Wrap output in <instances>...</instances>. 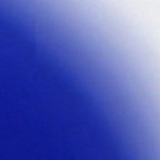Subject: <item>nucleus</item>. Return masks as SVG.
Listing matches in <instances>:
<instances>
[{
  "label": "nucleus",
  "mask_w": 160,
  "mask_h": 160,
  "mask_svg": "<svg viewBox=\"0 0 160 160\" xmlns=\"http://www.w3.org/2000/svg\"><path fill=\"white\" fill-rule=\"evenodd\" d=\"M90 78H91V75H90Z\"/></svg>",
  "instance_id": "3"
},
{
  "label": "nucleus",
  "mask_w": 160,
  "mask_h": 160,
  "mask_svg": "<svg viewBox=\"0 0 160 160\" xmlns=\"http://www.w3.org/2000/svg\"><path fill=\"white\" fill-rule=\"evenodd\" d=\"M90 78H91V75H90Z\"/></svg>",
  "instance_id": "4"
},
{
  "label": "nucleus",
  "mask_w": 160,
  "mask_h": 160,
  "mask_svg": "<svg viewBox=\"0 0 160 160\" xmlns=\"http://www.w3.org/2000/svg\"><path fill=\"white\" fill-rule=\"evenodd\" d=\"M90 78H91V75H90Z\"/></svg>",
  "instance_id": "2"
},
{
  "label": "nucleus",
  "mask_w": 160,
  "mask_h": 160,
  "mask_svg": "<svg viewBox=\"0 0 160 160\" xmlns=\"http://www.w3.org/2000/svg\"><path fill=\"white\" fill-rule=\"evenodd\" d=\"M90 78H91V75H90Z\"/></svg>",
  "instance_id": "1"
}]
</instances>
